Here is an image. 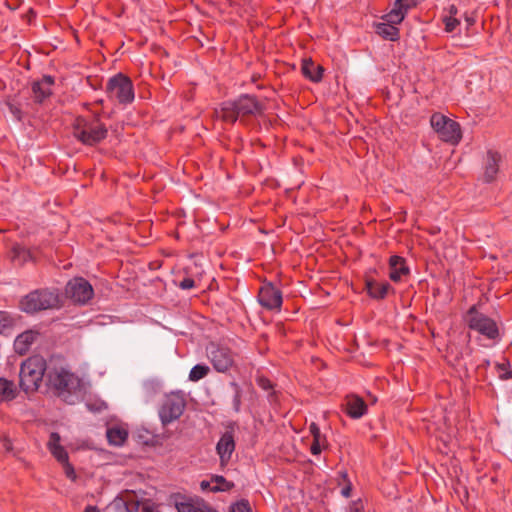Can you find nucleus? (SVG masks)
Here are the masks:
<instances>
[{
    "instance_id": "obj_1",
    "label": "nucleus",
    "mask_w": 512,
    "mask_h": 512,
    "mask_svg": "<svg viewBox=\"0 0 512 512\" xmlns=\"http://www.w3.org/2000/svg\"><path fill=\"white\" fill-rule=\"evenodd\" d=\"M264 111L265 105L256 96L242 94L235 100L223 102L220 110H215V113L223 121L234 124L239 118L244 122L250 116L263 115Z\"/></svg>"
},
{
    "instance_id": "obj_2",
    "label": "nucleus",
    "mask_w": 512,
    "mask_h": 512,
    "mask_svg": "<svg viewBox=\"0 0 512 512\" xmlns=\"http://www.w3.org/2000/svg\"><path fill=\"white\" fill-rule=\"evenodd\" d=\"M72 126V135L83 145L95 146L102 142L108 134L104 123L100 120V114L96 113L93 119L77 116Z\"/></svg>"
},
{
    "instance_id": "obj_3",
    "label": "nucleus",
    "mask_w": 512,
    "mask_h": 512,
    "mask_svg": "<svg viewBox=\"0 0 512 512\" xmlns=\"http://www.w3.org/2000/svg\"><path fill=\"white\" fill-rule=\"evenodd\" d=\"M60 307V296L56 289H35L23 296L19 301V309L28 315H35L44 310Z\"/></svg>"
},
{
    "instance_id": "obj_4",
    "label": "nucleus",
    "mask_w": 512,
    "mask_h": 512,
    "mask_svg": "<svg viewBox=\"0 0 512 512\" xmlns=\"http://www.w3.org/2000/svg\"><path fill=\"white\" fill-rule=\"evenodd\" d=\"M50 368L41 355H33L22 362L19 373V386L25 392L37 391Z\"/></svg>"
},
{
    "instance_id": "obj_5",
    "label": "nucleus",
    "mask_w": 512,
    "mask_h": 512,
    "mask_svg": "<svg viewBox=\"0 0 512 512\" xmlns=\"http://www.w3.org/2000/svg\"><path fill=\"white\" fill-rule=\"evenodd\" d=\"M81 379L63 367H50L46 374V385L55 391L58 397L70 396L81 388Z\"/></svg>"
},
{
    "instance_id": "obj_6",
    "label": "nucleus",
    "mask_w": 512,
    "mask_h": 512,
    "mask_svg": "<svg viewBox=\"0 0 512 512\" xmlns=\"http://www.w3.org/2000/svg\"><path fill=\"white\" fill-rule=\"evenodd\" d=\"M105 91L109 98L124 105L132 103L135 97L132 80L121 72L108 80Z\"/></svg>"
},
{
    "instance_id": "obj_7",
    "label": "nucleus",
    "mask_w": 512,
    "mask_h": 512,
    "mask_svg": "<svg viewBox=\"0 0 512 512\" xmlns=\"http://www.w3.org/2000/svg\"><path fill=\"white\" fill-rule=\"evenodd\" d=\"M207 356L213 368L219 373H227L232 368H237L235 357L237 354L229 347L216 342H210L206 346Z\"/></svg>"
},
{
    "instance_id": "obj_8",
    "label": "nucleus",
    "mask_w": 512,
    "mask_h": 512,
    "mask_svg": "<svg viewBox=\"0 0 512 512\" xmlns=\"http://www.w3.org/2000/svg\"><path fill=\"white\" fill-rule=\"evenodd\" d=\"M430 123L438 137L451 144H458L462 138L460 124L441 113H434Z\"/></svg>"
},
{
    "instance_id": "obj_9",
    "label": "nucleus",
    "mask_w": 512,
    "mask_h": 512,
    "mask_svg": "<svg viewBox=\"0 0 512 512\" xmlns=\"http://www.w3.org/2000/svg\"><path fill=\"white\" fill-rule=\"evenodd\" d=\"M468 327L472 330L479 332L490 340H495L499 337V329L496 322L480 313L476 306L473 305L467 312Z\"/></svg>"
},
{
    "instance_id": "obj_10",
    "label": "nucleus",
    "mask_w": 512,
    "mask_h": 512,
    "mask_svg": "<svg viewBox=\"0 0 512 512\" xmlns=\"http://www.w3.org/2000/svg\"><path fill=\"white\" fill-rule=\"evenodd\" d=\"M186 407L185 399L179 393L168 395L159 408V417L163 426L179 419Z\"/></svg>"
},
{
    "instance_id": "obj_11",
    "label": "nucleus",
    "mask_w": 512,
    "mask_h": 512,
    "mask_svg": "<svg viewBox=\"0 0 512 512\" xmlns=\"http://www.w3.org/2000/svg\"><path fill=\"white\" fill-rule=\"evenodd\" d=\"M65 294L75 303L86 304L92 299L94 290L88 280L75 277L66 284Z\"/></svg>"
},
{
    "instance_id": "obj_12",
    "label": "nucleus",
    "mask_w": 512,
    "mask_h": 512,
    "mask_svg": "<svg viewBox=\"0 0 512 512\" xmlns=\"http://www.w3.org/2000/svg\"><path fill=\"white\" fill-rule=\"evenodd\" d=\"M236 427V422H229L226 425V431L222 434L216 445V452L219 455L221 465H226L229 462L235 450L234 432Z\"/></svg>"
},
{
    "instance_id": "obj_13",
    "label": "nucleus",
    "mask_w": 512,
    "mask_h": 512,
    "mask_svg": "<svg viewBox=\"0 0 512 512\" xmlns=\"http://www.w3.org/2000/svg\"><path fill=\"white\" fill-rule=\"evenodd\" d=\"M423 0H395L393 8L390 12L382 16L384 21L393 24H400L406 17L407 13L416 8Z\"/></svg>"
},
{
    "instance_id": "obj_14",
    "label": "nucleus",
    "mask_w": 512,
    "mask_h": 512,
    "mask_svg": "<svg viewBox=\"0 0 512 512\" xmlns=\"http://www.w3.org/2000/svg\"><path fill=\"white\" fill-rule=\"evenodd\" d=\"M258 300L260 305L266 309H280L283 300L282 292L272 283H268L260 288Z\"/></svg>"
},
{
    "instance_id": "obj_15",
    "label": "nucleus",
    "mask_w": 512,
    "mask_h": 512,
    "mask_svg": "<svg viewBox=\"0 0 512 512\" xmlns=\"http://www.w3.org/2000/svg\"><path fill=\"white\" fill-rule=\"evenodd\" d=\"M175 507L178 512H219L209 506L202 498H196L194 500L181 495L176 497Z\"/></svg>"
},
{
    "instance_id": "obj_16",
    "label": "nucleus",
    "mask_w": 512,
    "mask_h": 512,
    "mask_svg": "<svg viewBox=\"0 0 512 512\" xmlns=\"http://www.w3.org/2000/svg\"><path fill=\"white\" fill-rule=\"evenodd\" d=\"M112 504L116 512H138L140 509V500L132 490H126L124 494L117 496Z\"/></svg>"
},
{
    "instance_id": "obj_17",
    "label": "nucleus",
    "mask_w": 512,
    "mask_h": 512,
    "mask_svg": "<svg viewBox=\"0 0 512 512\" xmlns=\"http://www.w3.org/2000/svg\"><path fill=\"white\" fill-rule=\"evenodd\" d=\"M364 290L370 298L374 300H383L387 297L389 292L395 293V289L387 281L378 282L373 278L365 277Z\"/></svg>"
},
{
    "instance_id": "obj_18",
    "label": "nucleus",
    "mask_w": 512,
    "mask_h": 512,
    "mask_svg": "<svg viewBox=\"0 0 512 512\" xmlns=\"http://www.w3.org/2000/svg\"><path fill=\"white\" fill-rule=\"evenodd\" d=\"M55 79L50 75H44L40 80L32 83V92L34 94L35 103L42 104L52 95L51 87L54 85Z\"/></svg>"
},
{
    "instance_id": "obj_19",
    "label": "nucleus",
    "mask_w": 512,
    "mask_h": 512,
    "mask_svg": "<svg viewBox=\"0 0 512 512\" xmlns=\"http://www.w3.org/2000/svg\"><path fill=\"white\" fill-rule=\"evenodd\" d=\"M389 278L393 282H399L402 276L409 275L410 269L406 259L399 255H393L389 259Z\"/></svg>"
},
{
    "instance_id": "obj_20",
    "label": "nucleus",
    "mask_w": 512,
    "mask_h": 512,
    "mask_svg": "<svg viewBox=\"0 0 512 512\" xmlns=\"http://www.w3.org/2000/svg\"><path fill=\"white\" fill-rule=\"evenodd\" d=\"M39 335L40 333L37 330L32 329L22 332L14 341V351L18 355H25Z\"/></svg>"
},
{
    "instance_id": "obj_21",
    "label": "nucleus",
    "mask_w": 512,
    "mask_h": 512,
    "mask_svg": "<svg viewBox=\"0 0 512 512\" xmlns=\"http://www.w3.org/2000/svg\"><path fill=\"white\" fill-rule=\"evenodd\" d=\"M500 162L501 154L497 151L488 150L484 166V182L491 183L496 179V175L499 172Z\"/></svg>"
},
{
    "instance_id": "obj_22",
    "label": "nucleus",
    "mask_w": 512,
    "mask_h": 512,
    "mask_svg": "<svg viewBox=\"0 0 512 512\" xmlns=\"http://www.w3.org/2000/svg\"><path fill=\"white\" fill-rule=\"evenodd\" d=\"M324 71V67L320 64H316L311 58H304L302 60L301 72L303 76L311 82H321Z\"/></svg>"
},
{
    "instance_id": "obj_23",
    "label": "nucleus",
    "mask_w": 512,
    "mask_h": 512,
    "mask_svg": "<svg viewBox=\"0 0 512 512\" xmlns=\"http://www.w3.org/2000/svg\"><path fill=\"white\" fill-rule=\"evenodd\" d=\"M345 407L346 414L353 419L361 418L368 408L366 402L357 395L347 396Z\"/></svg>"
},
{
    "instance_id": "obj_24",
    "label": "nucleus",
    "mask_w": 512,
    "mask_h": 512,
    "mask_svg": "<svg viewBox=\"0 0 512 512\" xmlns=\"http://www.w3.org/2000/svg\"><path fill=\"white\" fill-rule=\"evenodd\" d=\"M60 435L57 432H52L50 434V439L48 442L49 450L51 454L56 458V460L63 464L69 461V456L65 448L60 445Z\"/></svg>"
},
{
    "instance_id": "obj_25",
    "label": "nucleus",
    "mask_w": 512,
    "mask_h": 512,
    "mask_svg": "<svg viewBox=\"0 0 512 512\" xmlns=\"http://www.w3.org/2000/svg\"><path fill=\"white\" fill-rule=\"evenodd\" d=\"M397 24H393L388 21L377 23L375 25L376 33L383 39L390 41H398L400 38V31L396 27Z\"/></svg>"
},
{
    "instance_id": "obj_26",
    "label": "nucleus",
    "mask_w": 512,
    "mask_h": 512,
    "mask_svg": "<svg viewBox=\"0 0 512 512\" xmlns=\"http://www.w3.org/2000/svg\"><path fill=\"white\" fill-rule=\"evenodd\" d=\"M17 397V388L13 381L0 377V402H9Z\"/></svg>"
},
{
    "instance_id": "obj_27",
    "label": "nucleus",
    "mask_w": 512,
    "mask_h": 512,
    "mask_svg": "<svg viewBox=\"0 0 512 512\" xmlns=\"http://www.w3.org/2000/svg\"><path fill=\"white\" fill-rule=\"evenodd\" d=\"M107 439L109 444L122 446L128 439V431L122 427H112L107 429Z\"/></svg>"
},
{
    "instance_id": "obj_28",
    "label": "nucleus",
    "mask_w": 512,
    "mask_h": 512,
    "mask_svg": "<svg viewBox=\"0 0 512 512\" xmlns=\"http://www.w3.org/2000/svg\"><path fill=\"white\" fill-rule=\"evenodd\" d=\"M18 318L7 311H0V334L8 335L16 325Z\"/></svg>"
},
{
    "instance_id": "obj_29",
    "label": "nucleus",
    "mask_w": 512,
    "mask_h": 512,
    "mask_svg": "<svg viewBox=\"0 0 512 512\" xmlns=\"http://www.w3.org/2000/svg\"><path fill=\"white\" fill-rule=\"evenodd\" d=\"M211 482L216 483L217 485L210 488L211 492H226L230 491L234 488L235 484L231 481H228L224 476L222 475H212Z\"/></svg>"
},
{
    "instance_id": "obj_30",
    "label": "nucleus",
    "mask_w": 512,
    "mask_h": 512,
    "mask_svg": "<svg viewBox=\"0 0 512 512\" xmlns=\"http://www.w3.org/2000/svg\"><path fill=\"white\" fill-rule=\"evenodd\" d=\"M342 482L345 483V486H343L341 490V495L345 498H349L352 493V483L348 478L347 471L345 470L338 472L337 483L341 486Z\"/></svg>"
},
{
    "instance_id": "obj_31",
    "label": "nucleus",
    "mask_w": 512,
    "mask_h": 512,
    "mask_svg": "<svg viewBox=\"0 0 512 512\" xmlns=\"http://www.w3.org/2000/svg\"><path fill=\"white\" fill-rule=\"evenodd\" d=\"M209 371H210V368L207 365L197 364L190 370L189 380L193 381V382L199 381L200 379L207 376Z\"/></svg>"
},
{
    "instance_id": "obj_32",
    "label": "nucleus",
    "mask_w": 512,
    "mask_h": 512,
    "mask_svg": "<svg viewBox=\"0 0 512 512\" xmlns=\"http://www.w3.org/2000/svg\"><path fill=\"white\" fill-rule=\"evenodd\" d=\"M12 253L13 259H18L21 263L26 262L28 260H33L31 251L23 246H13Z\"/></svg>"
},
{
    "instance_id": "obj_33",
    "label": "nucleus",
    "mask_w": 512,
    "mask_h": 512,
    "mask_svg": "<svg viewBox=\"0 0 512 512\" xmlns=\"http://www.w3.org/2000/svg\"><path fill=\"white\" fill-rule=\"evenodd\" d=\"M230 386L234 390V396H233V408H234V411L235 412H239L240 411V407H241L242 388L235 381L230 382Z\"/></svg>"
},
{
    "instance_id": "obj_34",
    "label": "nucleus",
    "mask_w": 512,
    "mask_h": 512,
    "mask_svg": "<svg viewBox=\"0 0 512 512\" xmlns=\"http://www.w3.org/2000/svg\"><path fill=\"white\" fill-rule=\"evenodd\" d=\"M229 512H252V508L247 499H240L230 506Z\"/></svg>"
},
{
    "instance_id": "obj_35",
    "label": "nucleus",
    "mask_w": 512,
    "mask_h": 512,
    "mask_svg": "<svg viewBox=\"0 0 512 512\" xmlns=\"http://www.w3.org/2000/svg\"><path fill=\"white\" fill-rule=\"evenodd\" d=\"M155 436L150 435L147 430L143 432H138L137 434V442L146 446H155L156 441L154 440Z\"/></svg>"
},
{
    "instance_id": "obj_36",
    "label": "nucleus",
    "mask_w": 512,
    "mask_h": 512,
    "mask_svg": "<svg viewBox=\"0 0 512 512\" xmlns=\"http://www.w3.org/2000/svg\"><path fill=\"white\" fill-rule=\"evenodd\" d=\"M141 512H159L158 505L151 499L140 501Z\"/></svg>"
},
{
    "instance_id": "obj_37",
    "label": "nucleus",
    "mask_w": 512,
    "mask_h": 512,
    "mask_svg": "<svg viewBox=\"0 0 512 512\" xmlns=\"http://www.w3.org/2000/svg\"><path fill=\"white\" fill-rule=\"evenodd\" d=\"M7 106L9 111L12 113V115L18 120L22 121L23 119V113L20 108L19 103H15L14 101H7Z\"/></svg>"
},
{
    "instance_id": "obj_38",
    "label": "nucleus",
    "mask_w": 512,
    "mask_h": 512,
    "mask_svg": "<svg viewBox=\"0 0 512 512\" xmlns=\"http://www.w3.org/2000/svg\"><path fill=\"white\" fill-rule=\"evenodd\" d=\"M309 430H310L311 435L313 436V441L318 440V441L326 442V437L321 434L320 428L318 427V425L316 423L312 422L309 426Z\"/></svg>"
},
{
    "instance_id": "obj_39",
    "label": "nucleus",
    "mask_w": 512,
    "mask_h": 512,
    "mask_svg": "<svg viewBox=\"0 0 512 512\" xmlns=\"http://www.w3.org/2000/svg\"><path fill=\"white\" fill-rule=\"evenodd\" d=\"M62 466H63L64 473H65L66 477L71 479L72 481H75L77 478V475H76L73 465L69 461H67V462L63 463Z\"/></svg>"
},
{
    "instance_id": "obj_40",
    "label": "nucleus",
    "mask_w": 512,
    "mask_h": 512,
    "mask_svg": "<svg viewBox=\"0 0 512 512\" xmlns=\"http://www.w3.org/2000/svg\"><path fill=\"white\" fill-rule=\"evenodd\" d=\"M445 22V30L447 32H452L456 28L457 25L460 24V21L454 17H446L444 19Z\"/></svg>"
},
{
    "instance_id": "obj_41",
    "label": "nucleus",
    "mask_w": 512,
    "mask_h": 512,
    "mask_svg": "<svg viewBox=\"0 0 512 512\" xmlns=\"http://www.w3.org/2000/svg\"><path fill=\"white\" fill-rule=\"evenodd\" d=\"M323 448H326V442L316 440L312 441L310 451L313 455H319Z\"/></svg>"
},
{
    "instance_id": "obj_42",
    "label": "nucleus",
    "mask_w": 512,
    "mask_h": 512,
    "mask_svg": "<svg viewBox=\"0 0 512 512\" xmlns=\"http://www.w3.org/2000/svg\"><path fill=\"white\" fill-rule=\"evenodd\" d=\"M195 287V281L194 279L192 278H184L180 283H179V288L183 289V290H188V289H192Z\"/></svg>"
},
{
    "instance_id": "obj_43",
    "label": "nucleus",
    "mask_w": 512,
    "mask_h": 512,
    "mask_svg": "<svg viewBox=\"0 0 512 512\" xmlns=\"http://www.w3.org/2000/svg\"><path fill=\"white\" fill-rule=\"evenodd\" d=\"M259 384L265 390H268V389L272 388V383L267 378H260Z\"/></svg>"
},
{
    "instance_id": "obj_44",
    "label": "nucleus",
    "mask_w": 512,
    "mask_h": 512,
    "mask_svg": "<svg viewBox=\"0 0 512 512\" xmlns=\"http://www.w3.org/2000/svg\"><path fill=\"white\" fill-rule=\"evenodd\" d=\"M509 367H510L509 361H506L505 363H497L496 364V368L499 371H505L506 372Z\"/></svg>"
},
{
    "instance_id": "obj_45",
    "label": "nucleus",
    "mask_w": 512,
    "mask_h": 512,
    "mask_svg": "<svg viewBox=\"0 0 512 512\" xmlns=\"http://www.w3.org/2000/svg\"><path fill=\"white\" fill-rule=\"evenodd\" d=\"M500 378L502 380L512 379V370L506 371L505 373L500 374Z\"/></svg>"
},
{
    "instance_id": "obj_46",
    "label": "nucleus",
    "mask_w": 512,
    "mask_h": 512,
    "mask_svg": "<svg viewBox=\"0 0 512 512\" xmlns=\"http://www.w3.org/2000/svg\"><path fill=\"white\" fill-rule=\"evenodd\" d=\"M448 11H449V14H450L451 17L458 13V9H457V7L454 4L449 6Z\"/></svg>"
},
{
    "instance_id": "obj_47",
    "label": "nucleus",
    "mask_w": 512,
    "mask_h": 512,
    "mask_svg": "<svg viewBox=\"0 0 512 512\" xmlns=\"http://www.w3.org/2000/svg\"><path fill=\"white\" fill-rule=\"evenodd\" d=\"M200 487H201V489H202V490H207V489H209V490H210V488H211V487H210V482H209V481H206V480H203V481H201V483H200Z\"/></svg>"
},
{
    "instance_id": "obj_48",
    "label": "nucleus",
    "mask_w": 512,
    "mask_h": 512,
    "mask_svg": "<svg viewBox=\"0 0 512 512\" xmlns=\"http://www.w3.org/2000/svg\"><path fill=\"white\" fill-rule=\"evenodd\" d=\"M83 512H100V510L96 506H87Z\"/></svg>"
},
{
    "instance_id": "obj_49",
    "label": "nucleus",
    "mask_w": 512,
    "mask_h": 512,
    "mask_svg": "<svg viewBox=\"0 0 512 512\" xmlns=\"http://www.w3.org/2000/svg\"><path fill=\"white\" fill-rule=\"evenodd\" d=\"M466 20L469 22L470 25H472L474 23V20L473 19H470V18H466Z\"/></svg>"
},
{
    "instance_id": "obj_50",
    "label": "nucleus",
    "mask_w": 512,
    "mask_h": 512,
    "mask_svg": "<svg viewBox=\"0 0 512 512\" xmlns=\"http://www.w3.org/2000/svg\"><path fill=\"white\" fill-rule=\"evenodd\" d=\"M350 512H361L359 508H354V509H351Z\"/></svg>"
},
{
    "instance_id": "obj_51",
    "label": "nucleus",
    "mask_w": 512,
    "mask_h": 512,
    "mask_svg": "<svg viewBox=\"0 0 512 512\" xmlns=\"http://www.w3.org/2000/svg\"><path fill=\"white\" fill-rule=\"evenodd\" d=\"M97 103L98 104H103V100H98Z\"/></svg>"
}]
</instances>
